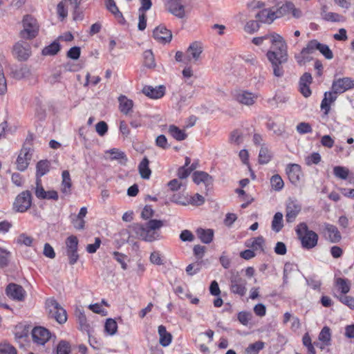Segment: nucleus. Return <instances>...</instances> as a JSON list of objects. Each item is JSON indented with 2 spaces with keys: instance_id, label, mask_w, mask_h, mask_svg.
Returning <instances> with one entry per match:
<instances>
[{
  "instance_id": "f257e3e1",
  "label": "nucleus",
  "mask_w": 354,
  "mask_h": 354,
  "mask_svg": "<svg viewBox=\"0 0 354 354\" xmlns=\"http://www.w3.org/2000/svg\"><path fill=\"white\" fill-rule=\"evenodd\" d=\"M164 225V221L162 220L150 219L145 225L133 223L129 226V229L138 239L147 242H153L159 239V231Z\"/></svg>"
},
{
  "instance_id": "f03ea898",
  "label": "nucleus",
  "mask_w": 354,
  "mask_h": 354,
  "mask_svg": "<svg viewBox=\"0 0 354 354\" xmlns=\"http://www.w3.org/2000/svg\"><path fill=\"white\" fill-rule=\"evenodd\" d=\"M331 88V92H325L321 103V109L324 111L325 114L328 113L330 104L336 100L337 94L354 88V80L351 77L339 78L333 81Z\"/></svg>"
},
{
  "instance_id": "7ed1b4c3",
  "label": "nucleus",
  "mask_w": 354,
  "mask_h": 354,
  "mask_svg": "<svg viewBox=\"0 0 354 354\" xmlns=\"http://www.w3.org/2000/svg\"><path fill=\"white\" fill-rule=\"evenodd\" d=\"M267 58L269 62L286 63L288 59V46L286 41L279 34L272 36V47L267 52Z\"/></svg>"
},
{
  "instance_id": "20e7f679",
  "label": "nucleus",
  "mask_w": 354,
  "mask_h": 354,
  "mask_svg": "<svg viewBox=\"0 0 354 354\" xmlns=\"http://www.w3.org/2000/svg\"><path fill=\"white\" fill-rule=\"evenodd\" d=\"M296 232L303 248L311 249L317 245L318 235L314 231L309 230L306 223L299 224Z\"/></svg>"
},
{
  "instance_id": "39448f33",
  "label": "nucleus",
  "mask_w": 354,
  "mask_h": 354,
  "mask_svg": "<svg viewBox=\"0 0 354 354\" xmlns=\"http://www.w3.org/2000/svg\"><path fill=\"white\" fill-rule=\"evenodd\" d=\"M23 30L20 32V36L25 39H31L37 37L39 30V26L36 19L31 15L24 17Z\"/></svg>"
},
{
  "instance_id": "423d86ee",
  "label": "nucleus",
  "mask_w": 354,
  "mask_h": 354,
  "mask_svg": "<svg viewBox=\"0 0 354 354\" xmlns=\"http://www.w3.org/2000/svg\"><path fill=\"white\" fill-rule=\"evenodd\" d=\"M48 310V316L55 319L59 324H64L67 320L66 311L54 299H48L46 302Z\"/></svg>"
},
{
  "instance_id": "0eeeda50",
  "label": "nucleus",
  "mask_w": 354,
  "mask_h": 354,
  "mask_svg": "<svg viewBox=\"0 0 354 354\" xmlns=\"http://www.w3.org/2000/svg\"><path fill=\"white\" fill-rule=\"evenodd\" d=\"M166 10L178 19H183L189 12L185 7V0H167Z\"/></svg>"
},
{
  "instance_id": "6e6552de",
  "label": "nucleus",
  "mask_w": 354,
  "mask_h": 354,
  "mask_svg": "<svg viewBox=\"0 0 354 354\" xmlns=\"http://www.w3.org/2000/svg\"><path fill=\"white\" fill-rule=\"evenodd\" d=\"M32 195L30 191H24L18 194L13 203V209L18 212H25L31 206Z\"/></svg>"
},
{
  "instance_id": "1a4fd4ad",
  "label": "nucleus",
  "mask_w": 354,
  "mask_h": 354,
  "mask_svg": "<svg viewBox=\"0 0 354 354\" xmlns=\"http://www.w3.org/2000/svg\"><path fill=\"white\" fill-rule=\"evenodd\" d=\"M230 289L232 293L238 295L241 297L244 296L246 293L247 281L241 277L238 272L232 274L230 279Z\"/></svg>"
},
{
  "instance_id": "9d476101",
  "label": "nucleus",
  "mask_w": 354,
  "mask_h": 354,
  "mask_svg": "<svg viewBox=\"0 0 354 354\" xmlns=\"http://www.w3.org/2000/svg\"><path fill=\"white\" fill-rule=\"evenodd\" d=\"M203 51V44L200 41L192 42L185 52V60L188 62L196 63L201 59Z\"/></svg>"
},
{
  "instance_id": "9b49d317",
  "label": "nucleus",
  "mask_w": 354,
  "mask_h": 354,
  "mask_svg": "<svg viewBox=\"0 0 354 354\" xmlns=\"http://www.w3.org/2000/svg\"><path fill=\"white\" fill-rule=\"evenodd\" d=\"M233 97L238 103L250 106L256 102L258 95L248 91L239 90L234 93Z\"/></svg>"
},
{
  "instance_id": "f8f14e48",
  "label": "nucleus",
  "mask_w": 354,
  "mask_h": 354,
  "mask_svg": "<svg viewBox=\"0 0 354 354\" xmlns=\"http://www.w3.org/2000/svg\"><path fill=\"white\" fill-rule=\"evenodd\" d=\"M277 17L280 18L289 14L296 19L300 18L302 15V12L299 8H297L295 4L291 1H286L276 10Z\"/></svg>"
},
{
  "instance_id": "ddd939ff",
  "label": "nucleus",
  "mask_w": 354,
  "mask_h": 354,
  "mask_svg": "<svg viewBox=\"0 0 354 354\" xmlns=\"http://www.w3.org/2000/svg\"><path fill=\"white\" fill-rule=\"evenodd\" d=\"M32 156L31 148L24 147L20 151L16 161L17 169L21 171H25L29 165Z\"/></svg>"
},
{
  "instance_id": "4468645a",
  "label": "nucleus",
  "mask_w": 354,
  "mask_h": 354,
  "mask_svg": "<svg viewBox=\"0 0 354 354\" xmlns=\"http://www.w3.org/2000/svg\"><path fill=\"white\" fill-rule=\"evenodd\" d=\"M323 226L324 236L330 242L337 243L341 241V233L335 225L325 223Z\"/></svg>"
},
{
  "instance_id": "2eb2a0df",
  "label": "nucleus",
  "mask_w": 354,
  "mask_h": 354,
  "mask_svg": "<svg viewBox=\"0 0 354 354\" xmlns=\"http://www.w3.org/2000/svg\"><path fill=\"white\" fill-rule=\"evenodd\" d=\"M6 295L13 300L23 301L24 299L25 291L22 286L14 283H9L6 288Z\"/></svg>"
},
{
  "instance_id": "dca6fc26",
  "label": "nucleus",
  "mask_w": 354,
  "mask_h": 354,
  "mask_svg": "<svg viewBox=\"0 0 354 354\" xmlns=\"http://www.w3.org/2000/svg\"><path fill=\"white\" fill-rule=\"evenodd\" d=\"M13 54L19 61H26L30 56V47L27 43H17L13 47Z\"/></svg>"
},
{
  "instance_id": "f3484780",
  "label": "nucleus",
  "mask_w": 354,
  "mask_h": 354,
  "mask_svg": "<svg viewBox=\"0 0 354 354\" xmlns=\"http://www.w3.org/2000/svg\"><path fill=\"white\" fill-rule=\"evenodd\" d=\"M255 17L259 21L268 24H271L275 19H278L276 11L272 8L261 10L255 15Z\"/></svg>"
},
{
  "instance_id": "a211bd4d",
  "label": "nucleus",
  "mask_w": 354,
  "mask_h": 354,
  "mask_svg": "<svg viewBox=\"0 0 354 354\" xmlns=\"http://www.w3.org/2000/svg\"><path fill=\"white\" fill-rule=\"evenodd\" d=\"M33 341L38 344L44 345L50 338V332L43 327H35L32 331Z\"/></svg>"
},
{
  "instance_id": "6ab92c4d",
  "label": "nucleus",
  "mask_w": 354,
  "mask_h": 354,
  "mask_svg": "<svg viewBox=\"0 0 354 354\" xmlns=\"http://www.w3.org/2000/svg\"><path fill=\"white\" fill-rule=\"evenodd\" d=\"M154 39L161 43H169L172 38L170 30H167L165 26H158L153 32Z\"/></svg>"
},
{
  "instance_id": "aec40b11",
  "label": "nucleus",
  "mask_w": 354,
  "mask_h": 354,
  "mask_svg": "<svg viewBox=\"0 0 354 354\" xmlns=\"http://www.w3.org/2000/svg\"><path fill=\"white\" fill-rule=\"evenodd\" d=\"M286 174L290 181L294 185H297L303 176L301 167L297 164L288 165L286 168Z\"/></svg>"
},
{
  "instance_id": "412c9836",
  "label": "nucleus",
  "mask_w": 354,
  "mask_h": 354,
  "mask_svg": "<svg viewBox=\"0 0 354 354\" xmlns=\"http://www.w3.org/2000/svg\"><path fill=\"white\" fill-rule=\"evenodd\" d=\"M301 211V207L293 201H290L286 209V220L288 223H292Z\"/></svg>"
},
{
  "instance_id": "4be33fe9",
  "label": "nucleus",
  "mask_w": 354,
  "mask_h": 354,
  "mask_svg": "<svg viewBox=\"0 0 354 354\" xmlns=\"http://www.w3.org/2000/svg\"><path fill=\"white\" fill-rule=\"evenodd\" d=\"M165 88L163 86H159L158 87H153L151 86H145L142 88V93L147 96L158 99L162 97L165 94Z\"/></svg>"
},
{
  "instance_id": "5701e85b",
  "label": "nucleus",
  "mask_w": 354,
  "mask_h": 354,
  "mask_svg": "<svg viewBox=\"0 0 354 354\" xmlns=\"http://www.w3.org/2000/svg\"><path fill=\"white\" fill-rule=\"evenodd\" d=\"M193 180L196 184L203 183L206 187L212 185L213 178L205 171H195L193 174Z\"/></svg>"
},
{
  "instance_id": "b1692460",
  "label": "nucleus",
  "mask_w": 354,
  "mask_h": 354,
  "mask_svg": "<svg viewBox=\"0 0 354 354\" xmlns=\"http://www.w3.org/2000/svg\"><path fill=\"white\" fill-rule=\"evenodd\" d=\"M62 178L61 191L66 195H70L71 194L72 180L68 170L62 171Z\"/></svg>"
},
{
  "instance_id": "393cba45",
  "label": "nucleus",
  "mask_w": 354,
  "mask_h": 354,
  "mask_svg": "<svg viewBox=\"0 0 354 354\" xmlns=\"http://www.w3.org/2000/svg\"><path fill=\"white\" fill-rule=\"evenodd\" d=\"M198 238L205 244L210 243L214 237V230L212 229H203L199 227L196 231Z\"/></svg>"
},
{
  "instance_id": "a878e982",
  "label": "nucleus",
  "mask_w": 354,
  "mask_h": 354,
  "mask_svg": "<svg viewBox=\"0 0 354 354\" xmlns=\"http://www.w3.org/2000/svg\"><path fill=\"white\" fill-rule=\"evenodd\" d=\"M118 102L120 104V111L124 115H129L130 112L132 111L133 106V102L131 100L128 99L124 95H120L118 97Z\"/></svg>"
},
{
  "instance_id": "bb28decb",
  "label": "nucleus",
  "mask_w": 354,
  "mask_h": 354,
  "mask_svg": "<svg viewBox=\"0 0 354 354\" xmlns=\"http://www.w3.org/2000/svg\"><path fill=\"white\" fill-rule=\"evenodd\" d=\"M105 6L106 9L118 19L119 23L122 24L124 23L125 19L123 17L122 12L119 10L114 0L105 1Z\"/></svg>"
},
{
  "instance_id": "cd10ccee",
  "label": "nucleus",
  "mask_w": 354,
  "mask_h": 354,
  "mask_svg": "<svg viewBox=\"0 0 354 354\" xmlns=\"http://www.w3.org/2000/svg\"><path fill=\"white\" fill-rule=\"evenodd\" d=\"M158 334L160 336V344L164 347L169 346L172 340V335L168 333L165 326L160 325L158 326Z\"/></svg>"
},
{
  "instance_id": "c85d7f7f",
  "label": "nucleus",
  "mask_w": 354,
  "mask_h": 354,
  "mask_svg": "<svg viewBox=\"0 0 354 354\" xmlns=\"http://www.w3.org/2000/svg\"><path fill=\"white\" fill-rule=\"evenodd\" d=\"M50 163L47 160L39 161L36 165V179H41V176L50 171Z\"/></svg>"
},
{
  "instance_id": "c756f323",
  "label": "nucleus",
  "mask_w": 354,
  "mask_h": 354,
  "mask_svg": "<svg viewBox=\"0 0 354 354\" xmlns=\"http://www.w3.org/2000/svg\"><path fill=\"white\" fill-rule=\"evenodd\" d=\"M168 133L178 141L184 140L187 137V134L185 133V130L179 129L174 124L169 126Z\"/></svg>"
},
{
  "instance_id": "7c9ffc66",
  "label": "nucleus",
  "mask_w": 354,
  "mask_h": 354,
  "mask_svg": "<svg viewBox=\"0 0 354 354\" xmlns=\"http://www.w3.org/2000/svg\"><path fill=\"white\" fill-rule=\"evenodd\" d=\"M149 161L147 157H145L138 166L140 176L144 179H149L151 173L149 167Z\"/></svg>"
},
{
  "instance_id": "2f4dec72",
  "label": "nucleus",
  "mask_w": 354,
  "mask_h": 354,
  "mask_svg": "<svg viewBox=\"0 0 354 354\" xmlns=\"http://www.w3.org/2000/svg\"><path fill=\"white\" fill-rule=\"evenodd\" d=\"M265 240L263 236H259L252 239L248 240L245 243V245L248 248H252L254 250H261L263 251Z\"/></svg>"
},
{
  "instance_id": "473e14b6",
  "label": "nucleus",
  "mask_w": 354,
  "mask_h": 354,
  "mask_svg": "<svg viewBox=\"0 0 354 354\" xmlns=\"http://www.w3.org/2000/svg\"><path fill=\"white\" fill-rule=\"evenodd\" d=\"M13 77L21 80L31 75L30 69L28 66L24 65L20 68H16L12 71Z\"/></svg>"
},
{
  "instance_id": "72a5a7b5",
  "label": "nucleus",
  "mask_w": 354,
  "mask_h": 354,
  "mask_svg": "<svg viewBox=\"0 0 354 354\" xmlns=\"http://www.w3.org/2000/svg\"><path fill=\"white\" fill-rule=\"evenodd\" d=\"M106 153H109L111 155V160H117L122 165H125L127 162V158L125 153L118 149H110Z\"/></svg>"
},
{
  "instance_id": "f704fd0d",
  "label": "nucleus",
  "mask_w": 354,
  "mask_h": 354,
  "mask_svg": "<svg viewBox=\"0 0 354 354\" xmlns=\"http://www.w3.org/2000/svg\"><path fill=\"white\" fill-rule=\"evenodd\" d=\"M283 227V214L281 212H277L272 218V230L275 232H279Z\"/></svg>"
},
{
  "instance_id": "c9c22d12",
  "label": "nucleus",
  "mask_w": 354,
  "mask_h": 354,
  "mask_svg": "<svg viewBox=\"0 0 354 354\" xmlns=\"http://www.w3.org/2000/svg\"><path fill=\"white\" fill-rule=\"evenodd\" d=\"M59 50V44L57 41H53L42 50L41 54L44 56H52L56 55Z\"/></svg>"
},
{
  "instance_id": "e433bc0d",
  "label": "nucleus",
  "mask_w": 354,
  "mask_h": 354,
  "mask_svg": "<svg viewBox=\"0 0 354 354\" xmlns=\"http://www.w3.org/2000/svg\"><path fill=\"white\" fill-rule=\"evenodd\" d=\"M335 283L342 294L346 295L350 291L351 286L347 279L339 277L335 279Z\"/></svg>"
},
{
  "instance_id": "4c0bfd02",
  "label": "nucleus",
  "mask_w": 354,
  "mask_h": 354,
  "mask_svg": "<svg viewBox=\"0 0 354 354\" xmlns=\"http://www.w3.org/2000/svg\"><path fill=\"white\" fill-rule=\"evenodd\" d=\"M319 340L325 346H329L331 340L330 329L328 326H324L319 334Z\"/></svg>"
},
{
  "instance_id": "58836bf2",
  "label": "nucleus",
  "mask_w": 354,
  "mask_h": 354,
  "mask_svg": "<svg viewBox=\"0 0 354 354\" xmlns=\"http://www.w3.org/2000/svg\"><path fill=\"white\" fill-rule=\"evenodd\" d=\"M75 315L80 324L81 330L88 332L90 328V325L87 322L84 313L83 311L78 310H76Z\"/></svg>"
},
{
  "instance_id": "ea45409f",
  "label": "nucleus",
  "mask_w": 354,
  "mask_h": 354,
  "mask_svg": "<svg viewBox=\"0 0 354 354\" xmlns=\"http://www.w3.org/2000/svg\"><path fill=\"white\" fill-rule=\"evenodd\" d=\"M144 65L149 68L156 67V62L153 54L151 50H145L143 53Z\"/></svg>"
},
{
  "instance_id": "a19ab883",
  "label": "nucleus",
  "mask_w": 354,
  "mask_h": 354,
  "mask_svg": "<svg viewBox=\"0 0 354 354\" xmlns=\"http://www.w3.org/2000/svg\"><path fill=\"white\" fill-rule=\"evenodd\" d=\"M322 17L324 20L333 22H339L344 20V17L332 12L323 11Z\"/></svg>"
},
{
  "instance_id": "79ce46f5",
  "label": "nucleus",
  "mask_w": 354,
  "mask_h": 354,
  "mask_svg": "<svg viewBox=\"0 0 354 354\" xmlns=\"http://www.w3.org/2000/svg\"><path fill=\"white\" fill-rule=\"evenodd\" d=\"M295 58L299 66H304L312 59V57L307 53L306 51L304 50V48L299 53L295 55Z\"/></svg>"
},
{
  "instance_id": "37998d69",
  "label": "nucleus",
  "mask_w": 354,
  "mask_h": 354,
  "mask_svg": "<svg viewBox=\"0 0 354 354\" xmlns=\"http://www.w3.org/2000/svg\"><path fill=\"white\" fill-rule=\"evenodd\" d=\"M270 184L272 188L275 191L281 190L284 186L283 180L279 174H275L271 177Z\"/></svg>"
},
{
  "instance_id": "c03bdc74",
  "label": "nucleus",
  "mask_w": 354,
  "mask_h": 354,
  "mask_svg": "<svg viewBox=\"0 0 354 354\" xmlns=\"http://www.w3.org/2000/svg\"><path fill=\"white\" fill-rule=\"evenodd\" d=\"M263 348L264 342L257 341L253 344H250L245 349V352L247 354H258V353Z\"/></svg>"
},
{
  "instance_id": "a18cd8bd",
  "label": "nucleus",
  "mask_w": 354,
  "mask_h": 354,
  "mask_svg": "<svg viewBox=\"0 0 354 354\" xmlns=\"http://www.w3.org/2000/svg\"><path fill=\"white\" fill-rule=\"evenodd\" d=\"M272 155L268 148L261 147L259 154V162L267 164L271 160Z\"/></svg>"
},
{
  "instance_id": "49530a36",
  "label": "nucleus",
  "mask_w": 354,
  "mask_h": 354,
  "mask_svg": "<svg viewBox=\"0 0 354 354\" xmlns=\"http://www.w3.org/2000/svg\"><path fill=\"white\" fill-rule=\"evenodd\" d=\"M333 174L337 178L346 180L348 176L349 170L344 167L336 166L333 168Z\"/></svg>"
},
{
  "instance_id": "de8ad7c7",
  "label": "nucleus",
  "mask_w": 354,
  "mask_h": 354,
  "mask_svg": "<svg viewBox=\"0 0 354 354\" xmlns=\"http://www.w3.org/2000/svg\"><path fill=\"white\" fill-rule=\"evenodd\" d=\"M292 273H297V270L295 266L290 263H286L283 268V283H287L289 278L291 277Z\"/></svg>"
},
{
  "instance_id": "09e8293b",
  "label": "nucleus",
  "mask_w": 354,
  "mask_h": 354,
  "mask_svg": "<svg viewBox=\"0 0 354 354\" xmlns=\"http://www.w3.org/2000/svg\"><path fill=\"white\" fill-rule=\"evenodd\" d=\"M105 331L111 335H114L117 332L118 324L113 319H108L104 325Z\"/></svg>"
},
{
  "instance_id": "8fccbe9b",
  "label": "nucleus",
  "mask_w": 354,
  "mask_h": 354,
  "mask_svg": "<svg viewBox=\"0 0 354 354\" xmlns=\"http://www.w3.org/2000/svg\"><path fill=\"white\" fill-rule=\"evenodd\" d=\"M71 352V345L69 342L62 340L57 346V354H69Z\"/></svg>"
},
{
  "instance_id": "3c124183",
  "label": "nucleus",
  "mask_w": 354,
  "mask_h": 354,
  "mask_svg": "<svg viewBox=\"0 0 354 354\" xmlns=\"http://www.w3.org/2000/svg\"><path fill=\"white\" fill-rule=\"evenodd\" d=\"M66 251L77 250L78 239L75 236H70L66 240Z\"/></svg>"
},
{
  "instance_id": "603ef678",
  "label": "nucleus",
  "mask_w": 354,
  "mask_h": 354,
  "mask_svg": "<svg viewBox=\"0 0 354 354\" xmlns=\"http://www.w3.org/2000/svg\"><path fill=\"white\" fill-rule=\"evenodd\" d=\"M230 140L231 143L239 145L243 141V135L241 131L235 130L231 133Z\"/></svg>"
},
{
  "instance_id": "864d4df0",
  "label": "nucleus",
  "mask_w": 354,
  "mask_h": 354,
  "mask_svg": "<svg viewBox=\"0 0 354 354\" xmlns=\"http://www.w3.org/2000/svg\"><path fill=\"white\" fill-rule=\"evenodd\" d=\"M17 354L16 348L10 344L4 342L0 344V354Z\"/></svg>"
},
{
  "instance_id": "5fc2aeb1",
  "label": "nucleus",
  "mask_w": 354,
  "mask_h": 354,
  "mask_svg": "<svg viewBox=\"0 0 354 354\" xmlns=\"http://www.w3.org/2000/svg\"><path fill=\"white\" fill-rule=\"evenodd\" d=\"M260 28L259 21L250 20L248 21L245 26L244 30L248 33H254L257 32Z\"/></svg>"
},
{
  "instance_id": "6e6d98bb",
  "label": "nucleus",
  "mask_w": 354,
  "mask_h": 354,
  "mask_svg": "<svg viewBox=\"0 0 354 354\" xmlns=\"http://www.w3.org/2000/svg\"><path fill=\"white\" fill-rule=\"evenodd\" d=\"M271 63L273 75L277 77H281L284 74V70L282 66L283 63H278L277 62H270Z\"/></svg>"
},
{
  "instance_id": "4d7b16f0",
  "label": "nucleus",
  "mask_w": 354,
  "mask_h": 354,
  "mask_svg": "<svg viewBox=\"0 0 354 354\" xmlns=\"http://www.w3.org/2000/svg\"><path fill=\"white\" fill-rule=\"evenodd\" d=\"M318 50L325 57L326 59H333V53L329 48L328 46L319 43Z\"/></svg>"
},
{
  "instance_id": "13d9d810",
  "label": "nucleus",
  "mask_w": 354,
  "mask_h": 354,
  "mask_svg": "<svg viewBox=\"0 0 354 354\" xmlns=\"http://www.w3.org/2000/svg\"><path fill=\"white\" fill-rule=\"evenodd\" d=\"M296 129L297 132L300 134L310 133L313 130L311 125L309 123L304 122L299 123Z\"/></svg>"
},
{
  "instance_id": "bf43d9fd",
  "label": "nucleus",
  "mask_w": 354,
  "mask_h": 354,
  "mask_svg": "<svg viewBox=\"0 0 354 354\" xmlns=\"http://www.w3.org/2000/svg\"><path fill=\"white\" fill-rule=\"evenodd\" d=\"M319 42L316 39H313L308 41L306 46L304 48V50L308 55L313 53L316 50H318Z\"/></svg>"
},
{
  "instance_id": "052dcab7",
  "label": "nucleus",
  "mask_w": 354,
  "mask_h": 354,
  "mask_svg": "<svg viewBox=\"0 0 354 354\" xmlns=\"http://www.w3.org/2000/svg\"><path fill=\"white\" fill-rule=\"evenodd\" d=\"M114 259L121 265V267L123 270L127 269V264L125 262V260L127 259V257L122 253L118 252H114L113 253Z\"/></svg>"
},
{
  "instance_id": "680f3d73",
  "label": "nucleus",
  "mask_w": 354,
  "mask_h": 354,
  "mask_svg": "<svg viewBox=\"0 0 354 354\" xmlns=\"http://www.w3.org/2000/svg\"><path fill=\"white\" fill-rule=\"evenodd\" d=\"M46 192L42 186L41 180L36 179V187L35 194L37 198L39 199H42L44 196L46 194Z\"/></svg>"
},
{
  "instance_id": "e2e57ef3",
  "label": "nucleus",
  "mask_w": 354,
  "mask_h": 354,
  "mask_svg": "<svg viewBox=\"0 0 354 354\" xmlns=\"http://www.w3.org/2000/svg\"><path fill=\"white\" fill-rule=\"evenodd\" d=\"M252 315L248 312H240L238 314V320L244 326H247L251 319Z\"/></svg>"
},
{
  "instance_id": "0e129e2a",
  "label": "nucleus",
  "mask_w": 354,
  "mask_h": 354,
  "mask_svg": "<svg viewBox=\"0 0 354 354\" xmlns=\"http://www.w3.org/2000/svg\"><path fill=\"white\" fill-rule=\"evenodd\" d=\"M71 221L75 229L78 230H82L84 229L85 221L84 218L74 216L73 218H72Z\"/></svg>"
},
{
  "instance_id": "69168bd1",
  "label": "nucleus",
  "mask_w": 354,
  "mask_h": 354,
  "mask_svg": "<svg viewBox=\"0 0 354 354\" xmlns=\"http://www.w3.org/2000/svg\"><path fill=\"white\" fill-rule=\"evenodd\" d=\"M321 161V156L319 153H313L310 156L306 158V162L308 165L312 164L317 165Z\"/></svg>"
},
{
  "instance_id": "338daca9",
  "label": "nucleus",
  "mask_w": 354,
  "mask_h": 354,
  "mask_svg": "<svg viewBox=\"0 0 354 354\" xmlns=\"http://www.w3.org/2000/svg\"><path fill=\"white\" fill-rule=\"evenodd\" d=\"M95 130L100 136H103L108 131V125L105 122L100 121L96 124Z\"/></svg>"
},
{
  "instance_id": "774afa93",
  "label": "nucleus",
  "mask_w": 354,
  "mask_h": 354,
  "mask_svg": "<svg viewBox=\"0 0 354 354\" xmlns=\"http://www.w3.org/2000/svg\"><path fill=\"white\" fill-rule=\"evenodd\" d=\"M339 301L344 304L348 306L351 309H354V298L351 296L343 295L339 298Z\"/></svg>"
}]
</instances>
